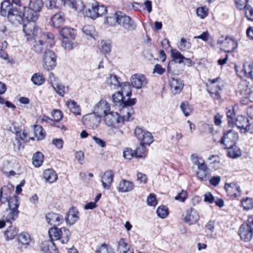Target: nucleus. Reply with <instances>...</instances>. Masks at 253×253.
Returning a JSON list of instances; mask_svg holds the SVG:
<instances>
[{
    "label": "nucleus",
    "instance_id": "1",
    "mask_svg": "<svg viewBox=\"0 0 253 253\" xmlns=\"http://www.w3.org/2000/svg\"><path fill=\"white\" fill-rule=\"evenodd\" d=\"M38 11L30 8L29 7L24 10V17L27 23L23 25V31L27 37V40H32L38 31L37 27L35 21L37 20L38 16Z\"/></svg>",
    "mask_w": 253,
    "mask_h": 253
},
{
    "label": "nucleus",
    "instance_id": "2",
    "mask_svg": "<svg viewBox=\"0 0 253 253\" xmlns=\"http://www.w3.org/2000/svg\"><path fill=\"white\" fill-rule=\"evenodd\" d=\"M54 36L50 33H43L33 42L32 49L37 54H44L54 44Z\"/></svg>",
    "mask_w": 253,
    "mask_h": 253
},
{
    "label": "nucleus",
    "instance_id": "3",
    "mask_svg": "<svg viewBox=\"0 0 253 253\" xmlns=\"http://www.w3.org/2000/svg\"><path fill=\"white\" fill-rule=\"evenodd\" d=\"M112 100L115 106H118L123 114H133L131 106L136 103V98L128 99L125 100L122 92L117 91L112 95Z\"/></svg>",
    "mask_w": 253,
    "mask_h": 253
},
{
    "label": "nucleus",
    "instance_id": "4",
    "mask_svg": "<svg viewBox=\"0 0 253 253\" xmlns=\"http://www.w3.org/2000/svg\"><path fill=\"white\" fill-rule=\"evenodd\" d=\"M131 114H123L120 111V113L109 111L104 116V122L108 126L115 127L116 124L123 123L125 121H129L133 120Z\"/></svg>",
    "mask_w": 253,
    "mask_h": 253
},
{
    "label": "nucleus",
    "instance_id": "5",
    "mask_svg": "<svg viewBox=\"0 0 253 253\" xmlns=\"http://www.w3.org/2000/svg\"><path fill=\"white\" fill-rule=\"evenodd\" d=\"M60 35L63 37V44L66 49H73L76 44L73 42L76 36V31L68 27L62 28L59 31Z\"/></svg>",
    "mask_w": 253,
    "mask_h": 253
},
{
    "label": "nucleus",
    "instance_id": "6",
    "mask_svg": "<svg viewBox=\"0 0 253 253\" xmlns=\"http://www.w3.org/2000/svg\"><path fill=\"white\" fill-rule=\"evenodd\" d=\"M27 7L22 6H19V7H13L11 12L7 16L9 21L15 25L24 23V10Z\"/></svg>",
    "mask_w": 253,
    "mask_h": 253
},
{
    "label": "nucleus",
    "instance_id": "7",
    "mask_svg": "<svg viewBox=\"0 0 253 253\" xmlns=\"http://www.w3.org/2000/svg\"><path fill=\"white\" fill-rule=\"evenodd\" d=\"M235 125L240 129L242 133L252 132L253 131V121L250 120L245 116H238L235 121Z\"/></svg>",
    "mask_w": 253,
    "mask_h": 253
},
{
    "label": "nucleus",
    "instance_id": "8",
    "mask_svg": "<svg viewBox=\"0 0 253 253\" xmlns=\"http://www.w3.org/2000/svg\"><path fill=\"white\" fill-rule=\"evenodd\" d=\"M56 55L53 51L50 49L45 52L42 56L43 68L48 71L52 70L56 66Z\"/></svg>",
    "mask_w": 253,
    "mask_h": 253
},
{
    "label": "nucleus",
    "instance_id": "9",
    "mask_svg": "<svg viewBox=\"0 0 253 253\" xmlns=\"http://www.w3.org/2000/svg\"><path fill=\"white\" fill-rule=\"evenodd\" d=\"M238 139V133L233 129H230L223 133V135L220 140L221 144L224 146V148L231 147L236 144Z\"/></svg>",
    "mask_w": 253,
    "mask_h": 253
},
{
    "label": "nucleus",
    "instance_id": "10",
    "mask_svg": "<svg viewBox=\"0 0 253 253\" xmlns=\"http://www.w3.org/2000/svg\"><path fill=\"white\" fill-rule=\"evenodd\" d=\"M117 19V24L127 31H132L136 28V25L131 17L121 11H119V17Z\"/></svg>",
    "mask_w": 253,
    "mask_h": 253
},
{
    "label": "nucleus",
    "instance_id": "11",
    "mask_svg": "<svg viewBox=\"0 0 253 253\" xmlns=\"http://www.w3.org/2000/svg\"><path fill=\"white\" fill-rule=\"evenodd\" d=\"M82 120L84 125L87 128L94 129L99 126L101 118L93 112L92 113L84 115Z\"/></svg>",
    "mask_w": 253,
    "mask_h": 253
},
{
    "label": "nucleus",
    "instance_id": "12",
    "mask_svg": "<svg viewBox=\"0 0 253 253\" xmlns=\"http://www.w3.org/2000/svg\"><path fill=\"white\" fill-rule=\"evenodd\" d=\"M135 136L141 141V142L150 145L153 141V138L152 134L142 128L137 127L134 130Z\"/></svg>",
    "mask_w": 253,
    "mask_h": 253
},
{
    "label": "nucleus",
    "instance_id": "13",
    "mask_svg": "<svg viewBox=\"0 0 253 253\" xmlns=\"http://www.w3.org/2000/svg\"><path fill=\"white\" fill-rule=\"evenodd\" d=\"M217 44L221 45L220 49L225 52H231L237 47V42L232 39L226 37L224 40H219Z\"/></svg>",
    "mask_w": 253,
    "mask_h": 253
},
{
    "label": "nucleus",
    "instance_id": "14",
    "mask_svg": "<svg viewBox=\"0 0 253 253\" xmlns=\"http://www.w3.org/2000/svg\"><path fill=\"white\" fill-rule=\"evenodd\" d=\"M238 234L241 240L245 242L250 241L253 237V228L249 224H243L239 228Z\"/></svg>",
    "mask_w": 253,
    "mask_h": 253
},
{
    "label": "nucleus",
    "instance_id": "15",
    "mask_svg": "<svg viewBox=\"0 0 253 253\" xmlns=\"http://www.w3.org/2000/svg\"><path fill=\"white\" fill-rule=\"evenodd\" d=\"M132 86L136 89L144 87L148 84L146 77L143 74H134L130 78Z\"/></svg>",
    "mask_w": 253,
    "mask_h": 253
},
{
    "label": "nucleus",
    "instance_id": "16",
    "mask_svg": "<svg viewBox=\"0 0 253 253\" xmlns=\"http://www.w3.org/2000/svg\"><path fill=\"white\" fill-rule=\"evenodd\" d=\"M110 110V106L105 100H100L94 107L93 112L101 118Z\"/></svg>",
    "mask_w": 253,
    "mask_h": 253
},
{
    "label": "nucleus",
    "instance_id": "17",
    "mask_svg": "<svg viewBox=\"0 0 253 253\" xmlns=\"http://www.w3.org/2000/svg\"><path fill=\"white\" fill-rule=\"evenodd\" d=\"M199 219V213L195 209L191 208L186 211L184 221L189 225L196 223Z\"/></svg>",
    "mask_w": 253,
    "mask_h": 253
},
{
    "label": "nucleus",
    "instance_id": "18",
    "mask_svg": "<svg viewBox=\"0 0 253 253\" xmlns=\"http://www.w3.org/2000/svg\"><path fill=\"white\" fill-rule=\"evenodd\" d=\"M46 222L50 225L53 226H57L60 225L64 222V218L63 216L57 213L49 212L45 216Z\"/></svg>",
    "mask_w": 253,
    "mask_h": 253
},
{
    "label": "nucleus",
    "instance_id": "19",
    "mask_svg": "<svg viewBox=\"0 0 253 253\" xmlns=\"http://www.w3.org/2000/svg\"><path fill=\"white\" fill-rule=\"evenodd\" d=\"M224 188L228 195L235 198L240 197L241 194V189L240 186L235 183H226Z\"/></svg>",
    "mask_w": 253,
    "mask_h": 253
},
{
    "label": "nucleus",
    "instance_id": "20",
    "mask_svg": "<svg viewBox=\"0 0 253 253\" xmlns=\"http://www.w3.org/2000/svg\"><path fill=\"white\" fill-rule=\"evenodd\" d=\"M169 84L174 94L179 93L184 86L183 81L174 77L169 80Z\"/></svg>",
    "mask_w": 253,
    "mask_h": 253
},
{
    "label": "nucleus",
    "instance_id": "21",
    "mask_svg": "<svg viewBox=\"0 0 253 253\" xmlns=\"http://www.w3.org/2000/svg\"><path fill=\"white\" fill-rule=\"evenodd\" d=\"M79 219V212L75 208H71L67 213L65 220L67 224L72 225L74 224Z\"/></svg>",
    "mask_w": 253,
    "mask_h": 253
},
{
    "label": "nucleus",
    "instance_id": "22",
    "mask_svg": "<svg viewBox=\"0 0 253 253\" xmlns=\"http://www.w3.org/2000/svg\"><path fill=\"white\" fill-rule=\"evenodd\" d=\"M171 56L172 60L169 63L167 68L168 72H170V65L173 62L181 64L184 62V59H185V57L176 49H171Z\"/></svg>",
    "mask_w": 253,
    "mask_h": 253
},
{
    "label": "nucleus",
    "instance_id": "23",
    "mask_svg": "<svg viewBox=\"0 0 253 253\" xmlns=\"http://www.w3.org/2000/svg\"><path fill=\"white\" fill-rule=\"evenodd\" d=\"M41 249L45 253H56L57 251L55 244L51 239L42 242Z\"/></svg>",
    "mask_w": 253,
    "mask_h": 253
},
{
    "label": "nucleus",
    "instance_id": "24",
    "mask_svg": "<svg viewBox=\"0 0 253 253\" xmlns=\"http://www.w3.org/2000/svg\"><path fill=\"white\" fill-rule=\"evenodd\" d=\"M114 174L112 170H108L106 171L101 180L102 185L105 189H109L114 179Z\"/></svg>",
    "mask_w": 253,
    "mask_h": 253
},
{
    "label": "nucleus",
    "instance_id": "25",
    "mask_svg": "<svg viewBox=\"0 0 253 253\" xmlns=\"http://www.w3.org/2000/svg\"><path fill=\"white\" fill-rule=\"evenodd\" d=\"M133 188V183L125 179L121 180L117 186L118 191L122 193L129 192L131 191Z\"/></svg>",
    "mask_w": 253,
    "mask_h": 253
},
{
    "label": "nucleus",
    "instance_id": "26",
    "mask_svg": "<svg viewBox=\"0 0 253 253\" xmlns=\"http://www.w3.org/2000/svg\"><path fill=\"white\" fill-rule=\"evenodd\" d=\"M52 25L56 28H59L65 22V16L63 12L55 14L51 18Z\"/></svg>",
    "mask_w": 253,
    "mask_h": 253
},
{
    "label": "nucleus",
    "instance_id": "27",
    "mask_svg": "<svg viewBox=\"0 0 253 253\" xmlns=\"http://www.w3.org/2000/svg\"><path fill=\"white\" fill-rule=\"evenodd\" d=\"M224 148L227 149V155L228 157L236 159L242 155V151L236 144L233 146L227 147Z\"/></svg>",
    "mask_w": 253,
    "mask_h": 253
},
{
    "label": "nucleus",
    "instance_id": "28",
    "mask_svg": "<svg viewBox=\"0 0 253 253\" xmlns=\"http://www.w3.org/2000/svg\"><path fill=\"white\" fill-rule=\"evenodd\" d=\"M106 83L113 89H117L121 84L120 78L115 75L110 74L106 79Z\"/></svg>",
    "mask_w": 253,
    "mask_h": 253
},
{
    "label": "nucleus",
    "instance_id": "29",
    "mask_svg": "<svg viewBox=\"0 0 253 253\" xmlns=\"http://www.w3.org/2000/svg\"><path fill=\"white\" fill-rule=\"evenodd\" d=\"M13 4L9 0H5L1 3L0 13L1 16H7L13 8Z\"/></svg>",
    "mask_w": 253,
    "mask_h": 253
},
{
    "label": "nucleus",
    "instance_id": "30",
    "mask_svg": "<svg viewBox=\"0 0 253 253\" xmlns=\"http://www.w3.org/2000/svg\"><path fill=\"white\" fill-rule=\"evenodd\" d=\"M44 178L49 183H52L57 179V175L53 169H47L43 172Z\"/></svg>",
    "mask_w": 253,
    "mask_h": 253
},
{
    "label": "nucleus",
    "instance_id": "31",
    "mask_svg": "<svg viewBox=\"0 0 253 253\" xmlns=\"http://www.w3.org/2000/svg\"><path fill=\"white\" fill-rule=\"evenodd\" d=\"M7 212L8 213L6 215H4L3 217L7 222L11 223L17 218L19 211L17 209H9V211H7Z\"/></svg>",
    "mask_w": 253,
    "mask_h": 253
},
{
    "label": "nucleus",
    "instance_id": "32",
    "mask_svg": "<svg viewBox=\"0 0 253 253\" xmlns=\"http://www.w3.org/2000/svg\"><path fill=\"white\" fill-rule=\"evenodd\" d=\"M31 81L34 84L37 86H40L45 82L44 77L41 73L34 74L31 77Z\"/></svg>",
    "mask_w": 253,
    "mask_h": 253
},
{
    "label": "nucleus",
    "instance_id": "33",
    "mask_svg": "<svg viewBox=\"0 0 253 253\" xmlns=\"http://www.w3.org/2000/svg\"><path fill=\"white\" fill-rule=\"evenodd\" d=\"M118 249L121 253H133V252L129 250V246L126 242V239L124 238H121L119 241Z\"/></svg>",
    "mask_w": 253,
    "mask_h": 253
},
{
    "label": "nucleus",
    "instance_id": "34",
    "mask_svg": "<svg viewBox=\"0 0 253 253\" xmlns=\"http://www.w3.org/2000/svg\"><path fill=\"white\" fill-rule=\"evenodd\" d=\"M217 80L218 78L212 80L211 83L207 85V89L209 93L215 94L216 96L219 95L218 91L221 89L218 85L215 84V83Z\"/></svg>",
    "mask_w": 253,
    "mask_h": 253
},
{
    "label": "nucleus",
    "instance_id": "35",
    "mask_svg": "<svg viewBox=\"0 0 253 253\" xmlns=\"http://www.w3.org/2000/svg\"><path fill=\"white\" fill-rule=\"evenodd\" d=\"M119 11L109 14L106 17L105 23L111 26H116L118 23L117 19L119 17Z\"/></svg>",
    "mask_w": 253,
    "mask_h": 253
},
{
    "label": "nucleus",
    "instance_id": "36",
    "mask_svg": "<svg viewBox=\"0 0 253 253\" xmlns=\"http://www.w3.org/2000/svg\"><path fill=\"white\" fill-rule=\"evenodd\" d=\"M67 106L70 111L75 115H81V110L77 103L73 100H71L67 103Z\"/></svg>",
    "mask_w": 253,
    "mask_h": 253
},
{
    "label": "nucleus",
    "instance_id": "37",
    "mask_svg": "<svg viewBox=\"0 0 253 253\" xmlns=\"http://www.w3.org/2000/svg\"><path fill=\"white\" fill-rule=\"evenodd\" d=\"M62 233H60V239H58L59 241L63 244H67L70 239L71 233L70 230L65 228H61Z\"/></svg>",
    "mask_w": 253,
    "mask_h": 253
},
{
    "label": "nucleus",
    "instance_id": "38",
    "mask_svg": "<svg viewBox=\"0 0 253 253\" xmlns=\"http://www.w3.org/2000/svg\"><path fill=\"white\" fill-rule=\"evenodd\" d=\"M62 233L61 228H58L57 226H53L50 228L48 230V234L50 239L52 240H58L60 239V233Z\"/></svg>",
    "mask_w": 253,
    "mask_h": 253
},
{
    "label": "nucleus",
    "instance_id": "39",
    "mask_svg": "<svg viewBox=\"0 0 253 253\" xmlns=\"http://www.w3.org/2000/svg\"><path fill=\"white\" fill-rule=\"evenodd\" d=\"M43 5L42 0H30L29 7L35 11L40 12Z\"/></svg>",
    "mask_w": 253,
    "mask_h": 253
},
{
    "label": "nucleus",
    "instance_id": "40",
    "mask_svg": "<svg viewBox=\"0 0 253 253\" xmlns=\"http://www.w3.org/2000/svg\"><path fill=\"white\" fill-rule=\"evenodd\" d=\"M44 156L42 152H37L33 156V164L36 167H40L43 163Z\"/></svg>",
    "mask_w": 253,
    "mask_h": 253
},
{
    "label": "nucleus",
    "instance_id": "41",
    "mask_svg": "<svg viewBox=\"0 0 253 253\" xmlns=\"http://www.w3.org/2000/svg\"><path fill=\"white\" fill-rule=\"evenodd\" d=\"M121 88V92L124 95L126 94V96L130 97L132 94L131 93V86L130 84L127 82L122 83L119 85V87Z\"/></svg>",
    "mask_w": 253,
    "mask_h": 253
},
{
    "label": "nucleus",
    "instance_id": "42",
    "mask_svg": "<svg viewBox=\"0 0 253 253\" xmlns=\"http://www.w3.org/2000/svg\"><path fill=\"white\" fill-rule=\"evenodd\" d=\"M145 143L140 142L139 145L134 151L135 157L137 158H143L145 157L146 147Z\"/></svg>",
    "mask_w": 253,
    "mask_h": 253
},
{
    "label": "nucleus",
    "instance_id": "43",
    "mask_svg": "<svg viewBox=\"0 0 253 253\" xmlns=\"http://www.w3.org/2000/svg\"><path fill=\"white\" fill-rule=\"evenodd\" d=\"M95 253H114L113 249L109 245L105 243L97 246Z\"/></svg>",
    "mask_w": 253,
    "mask_h": 253
},
{
    "label": "nucleus",
    "instance_id": "44",
    "mask_svg": "<svg viewBox=\"0 0 253 253\" xmlns=\"http://www.w3.org/2000/svg\"><path fill=\"white\" fill-rule=\"evenodd\" d=\"M18 233V230L14 227L9 226L4 232V236L6 240L13 239Z\"/></svg>",
    "mask_w": 253,
    "mask_h": 253
},
{
    "label": "nucleus",
    "instance_id": "45",
    "mask_svg": "<svg viewBox=\"0 0 253 253\" xmlns=\"http://www.w3.org/2000/svg\"><path fill=\"white\" fill-rule=\"evenodd\" d=\"M8 204L9 209L18 210L19 206V197L16 195L12 196L9 198Z\"/></svg>",
    "mask_w": 253,
    "mask_h": 253
},
{
    "label": "nucleus",
    "instance_id": "46",
    "mask_svg": "<svg viewBox=\"0 0 253 253\" xmlns=\"http://www.w3.org/2000/svg\"><path fill=\"white\" fill-rule=\"evenodd\" d=\"M18 241L23 245H28L30 244L31 239L28 233L22 232L18 236Z\"/></svg>",
    "mask_w": 253,
    "mask_h": 253
},
{
    "label": "nucleus",
    "instance_id": "47",
    "mask_svg": "<svg viewBox=\"0 0 253 253\" xmlns=\"http://www.w3.org/2000/svg\"><path fill=\"white\" fill-rule=\"evenodd\" d=\"M35 136L37 137L38 140H41L44 138L45 133L42 126L36 125L34 128Z\"/></svg>",
    "mask_w": 253,
    "mask_h": 253
},
{
    "label": "nucleus",
    "instance_id": "48",
    "mask_svg": "<svg viewBox=\"0 0 253 253\" xmlns=\"http://www.w3.org/2000/svg\"><path fill=\"white\" fill-rule=\"evenodd\" d=\"M86 16L92 19H95L98 18L94 4H92L90 7L87 8L85 11Z\"/></svg>",
    "mask_w": 253,
    "mask_h": 253
},
{
    "label": "nucleus",
    "instance_id": "49",
    "mask_svg": "<svg viewBox=\"0 0 253 253\" xmlns=\"http://www.w3.org/2000/svg\"><path fill=\"white\" fill-rule=\"evenodd\" d=\"M83 32L87 36L93 37L95 33V28L93 26L87 25L84 26L82 29Z\"/></svg>",
    "mask_w": 253,
    "mask_h": 253
},
{
    "label": "nucleus",
    "instance_id": "50",
    "mask_svg": "<svg viewBox=\"0 0 253 253\" xmlns=\"http://www.w3.org/2000/svg\"><path fill=\"white\" fill-rule=\"evenodd\" d=\"M214 225L215 223L214 221L210 220L205 225V231L207 234H210L211 238H213L212 233L214 231Z\"/></svg>",
    "mask_w": 253,
    "mask_h": 253
},
{
    "label": "nucleus",
    "instance_id": "51",
    "mask_svg": "<svg viewBox=\"0 0 253 253\" xmlns=\"http://www.w3.org/2000/svg\"><path fill=\"white\" fill-rule=\"evenodd\" d=\"M97 14L98 17L99 16H103L107 13V7L103 5L99 4L96 2L94 3Z\"/></svg>",
    "mask_w": 253,
    "mask_h": 253
},
{
    "label": "nucleus",
    "instance_id": "52",
    "mask_svg": "<svg viewBox=\"0 0 253 253\" xmlns=\"http://www.w3.org/2000/svg\"><path fill=\"white\" fill-rule=\"evenodd\" d=\"M157 213L160 217L165 218L169 214L168 209L165 206H160L157 210Z\"/></svg>",
    "mask_w": 253,
    "mask_h": 253
},
{
    "label": "nucleus",
    "instance_id": "53",
    "mask_svg": "<svg viewBox=\"0 0 253 253\" xmlns=\"http://www.w3.org/2000/svg\"><path fill=\"white\" fill-rule=\"evenodd\" d=\"M178 47L180 50L183 51L189 49L191 47V43L184 38H182Z\"/></svg>",
    "mask_w": 253,
    "mask_h": 253
},
{
    "label": "nucleus",
    "instance_id": "54",
    "mask_svg": "<svg viewBox=\"0 0 253 253\" xmlns=\"http://www.w3.org/2000/svg\"><path fill=\"white\" fill-rule=\"evenodd\" d=\"M52 86L53 87L54 90L61 96H63L65 93V87L64 85L61 84H53L52 83Z\"/></svg>",
    "mask_w": 253,
    "mask_h": 253
},
{
    "label": "nucleus",
    "instance_id": "55",
    "mask_svg": "<svg viewBox=\"0 0 253 253\" xmlns=\"http://www.w3.org/2000/svg\"><path fill=\"white\" fill-rule=\"evenodd\" d=\"M13 190V187L11 185L3 186L0 191V193L10 198V195Z\"/></svg>",
    "mask_w": 253,
    "mask_h": 253
},
{
    "label": "nucleus",
    "instance_id": "56",
    "mask_svg": "<svg viewBox=\"0 0 253 253\" xmlns=\"http://www.w3.org/2000/svg\"><path fill=\"white\" fill-rule=\"evenodd\" d=\"M31 139L34 140V137H28L27 133L25 131H23L22 133L20 131L18 134V136L16 137V140L18 141L21 140L24 142H28Z\"/></svg>",
    "mask_w": 253,
    "mask_h": 253
},
{
    "label": "nucleus",
    "instance_id": "57",
    "mask_svg": "<svg viewBox=\"0 0 253 253\" xmlns=\"http://www.w3.org/2000/svg\"><path fill=\"white\" fill-rule=\"evenodd\" d=\"M180 108L182 112L186 117L189 116L190 113L192 112V109L191 106L187 103L182 102L180 105Z\"/></svg>",
    "mask_w": 253,
    "mask_h": 253
},
{
    "label": "nucleus",
    "instance_id": "58",
    "mask_svg": "<svg viewBox=\"0 0 253 253\" xmlns=\"http://www.w3.org/2000/svg\"><path fill=\"white\" fill-rule=\"evenodd\" d=\"M242 206L244 209L249 210L253 207V202L251 198H246L241 201Z\"/></svg>",
    "mask_w": 253,
    "mask_h": 253
},
{
    "label": "nucleus",
    "instance_id": "59",
    "mask_svg": "<svg viewBox=\"0 0 253 253\" xmlns=\"http://www.w3.org/2000/svg\"><path fill=\"white\" fill-rule=\"evenodd\" d=\"M245 11V16L247 18L250 20L253 21V7L248 5L244 8Z\"/></svg>",
    "mask_w": 253,
    "mask_h": 253
},
{
    "label": "nucleus",
    "instance_id": "60",
    "mask_svg": "<svg viewBox=\"0 0 253 253\" xmlns=\"http://www.w3.org/2000/svg\"><path fill=\"white\" fill-rule=\"evenodd\" d=\"M226 115L228 119V125L229 126L232 125L234 124V118L235 116L234 109L232 108L231 109H229L226 112Z\"/></svg>",
    "mask_w": 253,
    "mask_h": 253
},
{
    "label": "nucleus",
    "instance_id": "61",
    "mask_svg": "<svg viewBox=\"0 0 253 253\" xmlns=\"http://www.w3.org/2000/svg\"><path fill=\"white\" fill-rule=\"evenodd\" d=\"M198 177L202 181H206L209 179V172L208 170H199L197 172Z\"/></svg>",
    "mask_w": 253,
    "mask_h": 253
},
{
    "label": "nucleus",
    "instance_id": "62",
    "mask_svg": "<svg viewBox=\"0 0 253 253\" xmlns=\"http://www.w3.org/2000/svg\"><path fill=\"white\" fill-rule=\"evenodd\" d=\"M52 116L53 118L54 121H60L63 118V113L59 109H54L52 112Z\"/></svg>",
    "mask_w": 253,
    "mask_h": 253
},
{
    "label": "nucleus",
    "instance_id": "63",
    "mask_svg": "<svg viewBox=\"0 0 253 253\" xmlns=\"http://www.w3.org/2000/svg\"><path fill=\"white\" fill-rule=\"evenodd\" d=\"M197 14L201 18H204L208 14V10L206 7H201L197 9Z\"/></svg>",
    "mask_w": 253,
    "mask_h": 253
},
{
    "label": "nucleus",
    "instance_id": "64",
    "mask_svg": "<svg viewBox=\"0 0 253 253\" xmlns=\"http://www.w3.org/2000/svg\"><path fill=\"white\" fill-rule=\"evenodd\" d=\"M123 156L125 159L130 160L135 156L134 151L129 148H126L123 152Z\"/></svg>",
    "mask_w": 253,
    "mask_h": 253
}]
</instances>
